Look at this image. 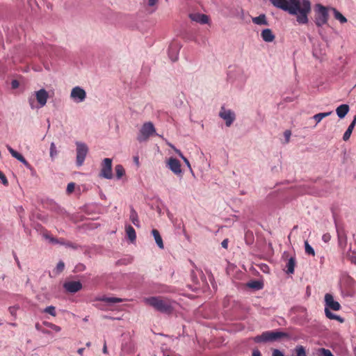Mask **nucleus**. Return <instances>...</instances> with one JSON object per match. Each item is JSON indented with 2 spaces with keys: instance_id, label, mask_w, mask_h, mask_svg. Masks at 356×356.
<instances>
[{
  "instance_id": "obj_5",
  "label": "nucleus",
  "mask_w": 356,
  "mask_h": 356,
  "mask_svg": "<svg viewBox=\"0 0 356 356\" xmlns=\"http://www.w3.org/2000/svg\"><path fill=\"white\" fill-rule=\"evenodd\" d=\"M155 131L154 126L151 122H145L143 124L140 130L137 140L140 143L146 141Z\"/></svg>"
},
{
  "instance_id": "obj_61",
  "label": "nucleus",
  "mask_w": 356,
  "mask_h": 356,
  "mask_svg": "<svg viewBox=\"0 0 356 356\" xmlns=\"http://www.w3.org/2000/svg\"><path fill=\"white\" fill-rule=\"evenodd\" d=\"M85 268H86V267H85V266H84V265L81 264V265H80V268H79V270H84V269H85Z\"/></svg>"
},
{
  "instance_id": "obj_35",
  "label": "nucleus",
  "mask_w": 356,
  "mask_h": 356,
  "mask_svg": "<svg viewBox=\"0 0 356 356\" xmlns=\"http://www.w3.org/2000/svg\"><path fill=\"white\" fill-rule=\"evenodd\" d=\"M305 253L309 255L314 256L315 252L313 248L309 244L307 241L305 242Z\"/></svg>"
},
{
  "instance_id": "obj_39",
  "label": "nucleus",
  "mask_w": 356,
  "mask_h": 356,
  "mask_svg": "<svg viewBox=\"0 0 356 356\" xmlns=\"http://www.w3.org/2000/svg\"><path fill=\"white\" fill-rule=\"evenodd\" d=\"M0 181L4 186L8 185V179L6 178V175L1 171H0Z\"/></svg>"
},
{
  "instance_id": "obj_21",
  "label": "nucleus",
  "mask_w": 356,
  "mask_h": 356,
  "mask_svg": "<svg viewBox=\"0 0 356 356\" xmlns=\"http://www.w3.org/2000/svg\"><path fill=\"white\" fill-rule=\"evenodd\" d=\"M356 124V116L354 117L352 122L350 124V125L348 126V129H346V131H345L343 136V140H345V141H347L350 137V135L353 132V130L355 127Z\"/></svg>"
},
{
  "instance_id": "obj_55",
  "label": "nucleus",
  "mask_w": 356,
  "mask_h": 356,
  "mask_svg": "<svg viewBox=\"0 0 356 356\" xmlns=\"http://www.w3.org/2000/svg\"><path fill=\"white\" fill-rule=\"evenodd\" d=\"M83 351H84V348H79V349H78L77 353H78L79 355H83Z\"/></svg>"
},
{
  "instance_id": "obj_16",
  "label": "nucleus",
  "mask_w": 356,
  "mask_h": 356,
  "mask_svg": "<svg viewBox=\"0 0 356 356\" xmlns=\"http://www.w3.org/2000/svg\"><path fill=\"white\" fill-rule=\"evenodd\" d=\"M189 17L192 21L201 24H206L209 22V17L204 14L191 13L189 15Z\"/></svg>"
},
{
  "instance_id": "obj_59",
  "label": "nucleus",
  "mask_w": 356,
  "mask_h": 356,
  "mask_svg": "<svg viewBox=\"0 0 356 356\" xmlns=\"http://www.w3.org/2000/svg\"><path fill=\"white\" fill-rule=\"evenodd\" d=\"M44 237L46 238L47 239H49V238H51V236H49L48 234H44Z\"/></svg>"
},
{
  "instance_id": "obj_48",
  "label": "nucleus",
  "mask_w": 356,
  "mask_h": 356,
  "mask_svg": "<svg viewBox=\"0 0 356 356\" xmlns=\"http://www.w3.org/2000/svg\"><path fill=\"white\" fill-rule=\"evenodd\" d=\"M20 162H22L27 168L31 169V166L29 163L24 158Z\"/></svg>"
},
{
  "instance_id": "obj_10",
  "label": "nucleus",
  "mask_w": 356,
  "mask_h": 356,
  "mask_svg": "<svg viewBox=\"0 0 356 356\" xmlns=\"http://www.w3.org/2000/svg\"><path fill=\"white\" fill-rule=\"evenodd\" d=\"M334 221L335 224V227L337 233L339 244L341 247H345L347 243V236L345 232V229L342 225H340L335 217L334 216Z\"/></svg>"
},
{
  "instance_id": "obj_42",
  "label": "nucleus",
  "mask_w": 356,
  "mask_h": 356,
  "mask_svg": "<svg viewBox=\"0 0 356 356\" xmlns=\"http://www.w3.org/2000/svg\"><path fill=\"white\" fill-rule=\"evenodd\" d=\"M291 135V131L286 130L284 131V138H285L286 143H288L289 142Z\"/></svg>"
},
{
  "instance_id": "obj_25",
  "label": "nucleus",
  "mask_w": 356,
  "mask_h": 356,
  "mask_svg": "<svg viewBox=\"0 0 356 356\" xmlns=\"http://www.w3.org/2000/svg\"><path fill=\"white\" fill-rule=\"evenodd\" d=\"M247 286L254 290H260L263 289L264 284L260 280H252L247 283Z\"/></svg>"
},
{
  "instance_id": "obj_44",
  "label": "nucleus",
  "mask_w": 356,
  "mask_h": 356,
  "mask_svg": "<svg viewBox=\"0 0 356 356\" xmlns=\"http://www.w3.org/2000/svg\"><path fill=\"white\" fill-rule=\"evenodd\" d=\"M321 350L323 356H334L331 351L328 349L322 348Z\"/></svg>"
},
{
  "instance_id": "obj_18",
  "label": "nucleus",
  "mask_w": 356,
  "mask_h": 356,
  "mask_svg": "<svg viewBox=\"0 0 356 356\" xmlns=\"http://www.w3.org/2000/svg\"><path fill=\"white\" fill-rule=\"evenodd\" d=\"M261 37L266 42H271L275 38V35L270 29H264L261 33Z\"/></svg>"
},
{
  "instance_id": "obj_12",
  "label": "nucleus",
  "mask_w": 356,
  "mask_h": 356,
  "mask_svg": "<svg viewBox=\"0 0 356 356\" xmlns=\"http://www.w3.org/2000/svg\"><path fill=\"white\" fill-rule=\"evenodd\" d=\"M339 311L341 309L340 304L334 300L332 295L326 293L325 295V309Z\"/></svg>"
},
{
  "instance_id": "obj_52",
  "label": "nucleus",
  "mask_w": 356,
  "mask_h": 356,
  "mask_svg": "<svg viewBox=\"0 0 356 356\" xmlns=\"http://www.w3.org/2000/svg\"><path fill=\"white\" fill-rule=\"evenodd\" d=\"M49 241L51 242V243H58V239H56L54 237H51L49 238Z\"/></svg>"
},
{
  "instance_id": "obj_9",
  "label": "nucleus",
  "mask_w": 356,
  "mask_h": 356,
  "mask_svg": "<svg viewBox=\"0 0 356 356\" xmlns=\"http://www.w3.org/2000/svg\"><path fill=\"white\" fill-rule=\"evenodd\" d=\"M70 98L75 103H81L86 98V92L80 86L74 87L70 92Z\"/></svg>"
},
{
  "instance_id": "obj_14",
  "label": "nucleus",
  "mask_w": 356,
  "mask_h": 356,
  "mask_svg": "<svg viewBox=\"0 0 356 356\" xmlns=\"http://www.w3.org/2000/svg\"><path fill=\"white\" fill-rule=\"evenodd\" d=\"M63 288L69 293H75L82 289V284L79 281H69L64 283Z\"/></svg>"
},
{
  "instance_id": "obj_27",
  "label": "nucleus",
  "mask_w": 356,
  "mask_h": 356,
  "mask_svg": "<svg viewBox=\"0 0 356 356\" xmlns=\"http://www.w3.org/2000/svg\"><path fill=\"white\" fill-rule=\"evenodd\" d=\"M126 233L129 238V239L134 242L136 241V234L135 232V229L131 227V225L126 226Z\"/></svg>"
},
{
  "instance_id": "obj_2",
  "label": "nucleus",
  "mask_w": 356,
  "mask_h": 356,
  "mask_svg": "<svg viewBox=\"0 0 356 356\" xmlns=\"http://www.w3.org/2000/svg\"><path fill=\"white\" fill-rule=\"evenodd\" d=\"M144 302L153 307L156 311L165 314H171L177 304L176 301L164 296L145 298Z\"/></svg>"
},
{
  "instance_id": "obj_6",
  "label": "nucleus",
  "mask_w": 356,
  "mask_h": 356,
  "mask_svg": "<svg viewBox=\"0 0 356 356\" xmlns=\"http://www.w3.org/2000/svg\"><path fill=\"white\" fill-rule=\"evenodd\" d=\"M76 165L81 166L85 161L86 155L88 152V147L86 143L81 142H76Z\"/></svg>"
},
{
  "instance_id": "obj_20",
  "label": "nucleus",
  "mask_w": 356,
  "mask_h": 356,
  "mask_svg": "<svg viewBox=\"0 0 356 356\" xmlns=\"http://www.w3.org/2000/svg\"><path fill=\"white\" fill-rule=\"evenodd\" d=\"M152 234L154 238L155 242L157 244L158 247L160 249H163L164 245L159 232L156 229H153L152 231Z\"/></svg>"
},
{
  "instance_id": "obj_38",
  "label": "nucleus",
  "mask_w": 356,
  "mask_h": 356,
  "mask_svg": "<svg viewBox=\"0 0 356 356\" xmlns=\"http://www.w3.org/2000/svg\"><path fill=\"white\" fill-rule=\"evenodd\" d=\"M64 268H65V264H64V262H63V261H60L57 264V266H56V273H61L62 271H63Z\"/></svg>"
},
{
  "instance_id": "obj_23",
  "label": "nucleus",
  "mask_w": 356,
  "mask_h": 356,
  "mask_svg": "<svg viewBox=\"0 0 356 356\" xmlns=\"http://www.w3.org/2000/svg\"><path fill=\"white\" fill-rule=\"evenodd\" d=\"M295 266H296V258L294 257H291L288 259V261L286 264V273L293 274L294 273Z\"/></svg>"
},
{
  "instance_id": "obj_32",
  "label": "nucleus",
  "mask_w": 356,
  "mask_h": 356,
  "mask_svg": "<svg viewBox=\"0 0 356 356\" xmlns=\"http://www.w3.org/2000/svg\"><path fill=\"white\" fill-rule=\"evenodd\" d=\"M115 171L116 177L118 179H121L125 173V170H124L123 166L120 164L115 165Z\"/></svg>"
},
{
  "instance_id": "obj_8",
  "label": "nucleus",
  "mask_w": 356,
  "mask_h": 356,
  "mask_svg": "<svg viewBox=\"0 0 356 356\" xmlns=\"http://www.w3.org/2000/svg\"><path fill=\"white\" fill-rule=\"evenodd\" d=\"M219 116L225 121L227 127H230L236 120L235 113L231 109H226L224 106H221Z\"/></svg>"
},
{
  "instance_id": "obj_41",
  "label": "nucleus",
  "mask_w": 356,
  "mask_h": 356,
  "mask_svg": "<svg viewBox=\"0 0 356 356\" xmlns=\"http://www.w3.org/2000/svg\"><path fill=\"white\" fill-rule=\"evenodd\" d=\"M236 16L241 19H245V12L243 8L237 10Z\"/></svg>"
},
{
  "instance_id": "obj_64",
  "label": "nucleus",
  "mask_w": 356,
  "mask_h": 356,
  "mask_svg": "<svg viewBox=\"0 0 356 356\" xmlns=\"http://www.w3.org/2000/svg\"><path fill=\"white\" fill-rule=\"evenodd\" d=\"M55 327H56V330H59V328L57 327V325H55Z\"/></svg>"
},
{
  "instance_id": "obj_49",
  "label": "nucleus",
  "mask_w": 356,
  "mask_h": 356,
  "mask_svg": "<svg viewBox=\"0 0 356 356\" xmlns=\"http://www.w3.org/2000/svg\"><path fill=\"white\" fill-rule=\"evenodd\" d=\"M11 86L13 88H17L19 86V82L17 80H13L11 82Z\"/></svg>"
},
{
  "instance_id": "obj_53",
  "label": "nucleus",
  "mask_w": 356,
  "mask_h": 356,
  "mask_svg": "<svg viewBox=\"0 0 356 356\" xmlns=\"http://www.w3.org/2000/svg\"><path fill=\"white\" fill-rule=\"evenodd\" d=\"M102 350H103V353H105V354H106L108 353L106 341H104Z\"/></svg>"
},
{
  "instance_id": "obj_54",
  "label": "nucleus",
  "mask_w": 356,
  "mask_h": 356,
  "mask_svg": "<svg viewBox=\"0 0 356 356\" xmlns=\"http://www.w3.org/2000/svg\"><path fill=\"white\" fill-rule=\"evenodd\" d=\"M58 243H59L60 245H65L66 242L65 241V240L63 238H61V239L58 240Z\"/></svg>"
},
{
  "instance_id": "obj_4",
  "label": "nucleus",
  "mask_w": 356,
  "mask_h": 356,
  "mask_svg": "<svg viewBox=\"0 0 356 356\" xmlns=\"http://www.w3.org/2000/svg\"><path fill=\"white\" fill-rule=\"evenodd\" d=\"M328 10H330V8H327L320 3L316 5L314 22L318 27H321L327 23L329 18Z\"/></svg>"
},
{
  "instance_id": "obj_37",
  "label": "nucleus",
  "mask_w": 356,
  "mask_h": 356,
  "mask_svg": "<svg viewBox=\"0 0 356 356\" xmlns=\"http://www.w3.org/2000/svg\"><path fill=\"white\" fill-rule=\"evenodd\" d=\"M296 356H306L305 349L302 346H297L296 348Z\"/></svg>"
},
{
  "instance_id": "obj_34",
  "label": "nucleus",
  "mask_w": 356,
  "mask_h": 356,
  "mask_svg": "<svg viewBox=\"0 0 356 356\" xmlns=\"http://www.w3.org/2000/svg\"><path fill=\"white\" fill-rule=\"evenodd\" d=\"M175 151L182 159V160L184 161V163L188 166V168L190 169V170L192 171V168H191L189 161L183 155L179 149H177L175 148Z\"/></svg>"
},
{
  "instance_id": "obj_40",
  "label": "nucleus",
  "mask_w": 356,
  "mask_h": 356,
  "mask_svg": "<svg viewBox=\"0 0 356 356\" xmlns=\"http://www.w3.org/2000/svg\"><path fill=\"white\" fill-rule=\"evenodd\" d=\"M75 187V184L74 182H70L67 184L66 191L67 193H71L74 191Z\"/></svg>"
},
{
  "instance_id": "obj_43",
  "label": "nucleus",
  "mask_w": 356,
  "mask_h": 356,
  "mask_svg": "<svg viewBox=\"0 0 356 356\" xmlns=\"http://www.w3.org/2000/svg\"><path fill=\"white\" fill-rule=\"evenodd\" d=\"M331 239V236L330 234L328 233H326V234H324L322 236V240L325 242V243H327L330 241Z\"/></svg>"
},
{
  "instance_id": "obj_15",
  "label": "nucleus",
  "mask_w": 356,
  "mask_h": 356,
  "mask_svg": "<svg viewBox=\"0 0 356 356\" xmlns=\"http://www.w3.org/2000/svg\"><path fill=\"white\" fill-rule=\"evenodd\" d=\"M48 97V92L44 89H40L35 92V97L40 107H43L46 104Z\"/></svg>"
},
{
  "instance_id": "obj_31",
  "label": "nucleus",
  "mask_w": 356,
  "mask_h": 356,
  "mask_svg": "<svg viewBox=\"0 0 356 356\" xmlns=\"http://www.w3.org/2000/svg\"><path fill=\"white\" fill-rule=\"evenodd\" d=\"M7 149L8 152L10 153V154L17 159L19 161H21L24 157L19 154L18 152L15 151L14 149H13L10 146L7 145Z\"/></svg>"
},
{
  "instance_id": "obj_62",
  "label": "nucleus",
  "mask_w": 356,
  "mask_h": 356,
  "mask_svg": "<svg viewBox=\"0 0 356 356\" xmlns=\"http://www.w3.org/2000/svg\"><path fill=\"white\" fill-rule=\"evenodd\" d=\"M35 328H36L37 330H39V329H40V325H39V323H36V324H35Z\"/></svg>"
},
{
  "instance_id": "obj_60",
  "label": "nucleus",
  "mask_w": 356,
  "mask_h": 356,
  "mask_svg": "<svg viewBox=\"0 0 356 356\" xmlns=\"http://www.w3.org/2000/svg\"><path fill=\"white\" fill-rule=\"evenodd\" d=\"M238 72L242 75H244V71L242 69H239Z\"/></svg>"
},
{
  "instance_id": "obj_7",
  "label": "nucleus",
  "mask_w": 356,
  "mask_h": 356,
  "mask_svg": "<svg viewBox=\"0 0 356 356\" xmlns=\"http://www.w3.org/2000/svg\"><path fill=\"white\" fill-rule=\"evenodd\" d=\"M100 177L111 179L113 178L112 174V159L109 158L104 159L101 163Z\"/></svg>"
},
{
  "instance_id": "obj_28",
  "label": "nucleus",
  "mask_w": 356,
  "mask_h": 356,
  "mask_svg": "<svg viewBox=\"0 0 356 356\" xmlns=\"http://www.w3.org/2000/svg\"><path fill=\"white\" fill-rule=\"evenodd\" d=\"M325 314L326 317L328 318L329 319L337 320V321H339L340 323L344 322V319L342 317H341L339 315L332 313L327 309H325Z\"/></svg>"
},
{
  "instance_id": "obj_45",
  "label": "nucleus",
  "mask_w": 356,
  "mask_h": 356,
  "mask_svg": "<svg viewBox=\"0 0 356 356\" xmlns=\"http://www.w3.org/2000/svg\"><path fill=\"white\" fill-rule=\"evenodd\" d=\"M19 308V307H9V312L10 313L11 315L13 316H15L16 315V311L17 310V309Z\"/></svg>"
},
{
  "instance_id": "obj_36",
  "label": "nucleus",
  "mask_w": 356,
  "mask_h": 356,
  "mask_svg": "<svg viewBox=\"0 0 356 356\" xmlns=\"http://www.w3.org/2000/svg\"><path fill=\"white\" fill-rule=\"evenodd\" d=\"M44 313L49 314L51 315L52 316H56V308L54 306H48L47 307L44 311Z\"/></svg>"
},
{
  "instance_id": "obj_57",
  "label": "nucleus",
  "mask_w": 356,
  "mask_h": 356,
  "mask_svg": "<svg viewBox=\"0 0 356 356\" xmlns=\"http://www.w3.org/2000/svg\"><path fill=\"white\" fill-rule=\"evenodd\" d=\"M15 260L16 261V263L17 264V266L20 268V263H19V259H18V258L17 257L16 255L15 256Z\"/></svg>"
},
{
  "instance_id": "obj_46",
  "label": "nucleus",
  "mask_w": 356,
  "mask_h": 356,
  "mask_svg": "<svg viewBox=\"0 0 356 356\" xmlns=\"http://www.w3.org/2000/svg\"><path fill=\"white\" fill-rule=\"evenodd\" d=\"M65 246L72 248L73 249H77V248H78L77 245L72 243V242H70V241L66 242Z\"/></svg>"
},
{
  "instance_id": "obj_22",
  "label": "nucleus",
  "mask_w": 356,
  "mask_h": 356,
  "mask_svg": "<svg viewBox=\"0 0 356 356\" xmlns=\"http://www.w3.org/2000/svg\"><path fill=\"white\" fill-rule=\"evenodd\" d=\"M252 21L254 24L257 25H268V22L264 14H261L257 17H252Z\"/></svg>"
},
{
  "instance_id": "obj_11",
  "label": "nucleus",
  "mask_w": 356,
  "mask_h": 356,
  "mask_svg": "<svg viewBox=\"0 0 356 356\" xmlns=\"http://www.w3.org/2000/svg\"><path fill=\"white\" fill-rule=\"evenodd\" d=\"M166 166L176 175H181L182 170L180 161L173 157H170L166 162Z\"/></svg>"
},
{
  "instance_id": "obj_56",
  "label": "nucleus",
  "mask_w": 356,
  "mask_h": 356,
  "mask_svg": "<svg viewBox=\"0 0 356 356\" xmlns=\"http://www.w3.org/2000/svg\"><path fill=\"white\" fill-rule=\"evenodd\" d=\"M134 160L135 163H136L137 165H139V159H138V156H135V157L134 158Z\"/></svg>"
},
{
  "instance_id": "obj_50",
  "label": "nucleus",
  "mask_w": 356,
  "mask_h": 356,
  "mask_svg": "<svg viewBox=\"0 0 356 356\" xmlns=\"http://www.w3.org/2000/svg\"><path fill=\"white\" fill-rule=\"evenodd\" d=\"M252 356H261V352L258 349H254Z\"/></svg>"
},
{
  "instance_id": "obj_58",
  "label": "nucleus",
  "mask_w": 356,
  "mask_h": 356,
  "mask_svg": "<svg viewBox=\"0 0 356 356\" xmlns=\"http://www.w3.org/2000/svg\"><path fill=\"white\" fill-rule=\"evenodd\" d=\"M29 103H30L31 107L32 108H35V106H33V99H29Z\"/></svg>"
},
{
  "instance_id": "obj_3",
  "label": "nucleus",
  "mask_w": 356,
  "mask_h": 356,
  "mask_svg": "<svg viewBox=\"0 0 356 356\" xmlns=\"http://www.w3.org/2000/svg\"><path fill=\"white\" fill-rule=\"evenodd\" d=\"M286 337H288V334L284 332L278 330L266 331L261 334L255 337L254 340L256 343H265L268 341H276Z\"/></svg>"
},
{
  "instance_id": "obj_63",
  "label": "nucleus",
  "mask_w": 356,
  "mask_h": 356,
  "mask_svg": "<svg viewBox=\"0 0 356 356\" xmlns=\"http://www.w3.org/2000/svg\"><path fill=\"white\" fill-rule=\"evenodd\" d=\"M90 345H91V343H90V342H88V343H86V346L89 347V346H90Z\"/></svg>"
},
{
  "instance_id": "obj_17",
  "label": "nucleus",
  "mask_w": 356,
  "mask_h": 356,
  "mask_svg": "<svg viewBox=\"0 0 356 356\" xmlns=\"http://www.w3.org/2000/svg\"><path fill=\"white\" fill-rule=\"evenodd\" d=\"M271 3L276 8L282 9L289 13L290 10L293 12V10L289 7V3L287 0H270Z\"/></svg>"
},
{
  "instance_id": "obj_19",
  "label": "nucleus",
  "mask_w": 356,
  "mask_h": 356,
  "mask_svg": "<svg viewBox=\"0 0 356 356\" xmlns=\"http://www.w3.org/2000/svg\"><path fill=\"white\" fill-rule=\"evenodd\" d=\"M349 111V106L348 104H341L339 106L336 112L339 118H343Z\"/></svg>"
},
{
  "instance_id": "obj_29",
  "label": "nucleus",
  "mask_w": 356,
  "mask_h": 356,
  "mask_svg": "<svg viewBox=\"0 0 356 356\" xmlns=\"http://www.w3.org/2000/svg\"><path fill=\"white\" fill-rule=\"evenodd\" d=\"M99 300H102V301H104V302H105L106 303H108L110 305H113V304L119 303V302H122V300L121 298H114V297H111V298L103 297V298H100Z\"/></svg>"
},
{
  "instance_id": "obj_1",
  "label": "nucleus",
  "mask_w": 356,
  "mask_h": 356,
  "mask_svg": "<svg viewBox=\"0 0 356 356\" xmlns=\"http://www.w3.org/2000/svg\"><path fill=\"white\" fill-rule=\"evenodd\" d=\"M289 7L293 12L289 10V13L296 16V20L300 24L308 22V14L311 11V2L309 0H289Z\"/></svg>"
},
{
  "instance_id": "obj_13",
  "label": "nucleus",
  "mask_w": 356,
  "mask_h": 356,
  "mask_svg": "<svg viewBox=\"0 0 356 356\" xmlns=\"http://www.w3.org/2000/svg\"><path fill=\"white\" fill-rule=\"evenodd\" d=\"M181 48V44L178 42H172L168 49V56L172 62H175L178 60L179 51Z\"/></svg>"
},
{
  "instance_id": "obj_30",
  "label": "nucleus",
  "mask_w": 356,
  "mask_h": 356,
  "mask_svg": "<svg viewBox=\"0 0 356 356\" xmlns=\"http://www.w3.org/2000/svg\"><path fill=\"white\" fill-rule=\"evenodd\" d=\"M332 111L325 113H319L313 116V119L316 121V124L319 123L324 118L327 117L332 114Z\"/></svg>"
},
{
  "instance_id": "obj_47",
  "label": "nucleus",
  "mask_w": 356,
  "mask_h": 356,
  "mask_svg": "<svg viewBox=\"0 0 356 356\" xmlns=\"http://www.w3.org/2000/svg\"><path fill=\"white\" fill-rule=\"evenodd\" d=\"M273 356H284V354L279 350L275 349L273 352Z\"/></svg>"
},
{
  "instance_id": "obj_33",
  "label": "nucleus",
  "mask_w": 356,
  "mask_h": 356,
  "mask_svg": "<svg viewBox=\"0 0 356 356\" xmlns=\"http://www.w3.org/2000/svg\"><path fill=\"white\" fill-rule=\"evenodd\" d=\"M58 154V151L56 147V145L54 143H51L50 145V152L49 155L51 159L53 160Z\"/></svg>"
},
{
  "instance_id": "obj_26",
  "label": "nucleus",
  "mask_w": 356,
  "mask_h": 356,
  "mask_svg": "<svg viewBox=\"0 0 356 356\" xmlns=\"http://www.w3.org/2000/svg\"><path fill=\"white\" fill-rule=\"evenodd\" d=\"M330 10L332 11L334 18L339 20L340 23L343 24L347 22V19L336 8H330Z\"/></svg>"
},
{
  "instance_id": "obj_51",
  "label": "nucleus",
  "mask_w": 356,
  "mask_h": 356,
  "mask_svg": "<svg viewBox=\"0 0 356 356\" xmlns=\"http://www.w3.org/2000/svg\"><path fill=\"white\" fill-rule=\"evenodd\" d=\"M221 245L222 248H227V245H228V240L227 239H225L222 241L221 243Z\"/></svg>"
},
{
  "instance_id": "obj_24",
  "label": "nucleus",
  "mask_w": 356,
  "mask_h": 356,
  "mask_svg": "<svg viewBox=\"0 0 356 356\" xmlns=\"http://www.w3.org/2000/svg\"><path fill=\"white\" fill-rule=\"evenodd\" d=\"M129 219L136 227H140V221L138 213L132 207H131L130 210Z\"/></svg>"
}]
</instances>
